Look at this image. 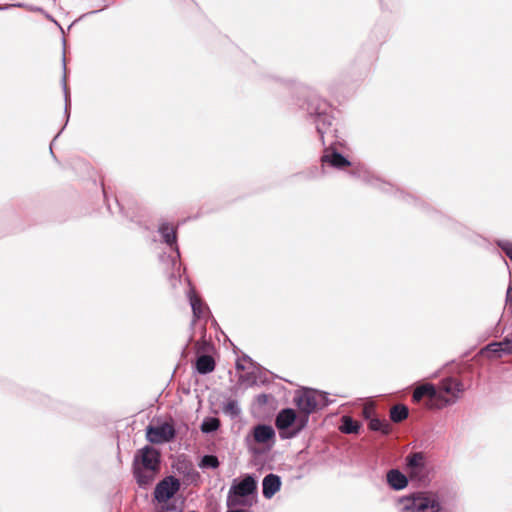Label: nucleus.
I'll list each match as a JSON object with an SVG mask.
<instances>
[{
	"instance_id": "nucleus-20",
	"label": "nucleus",
	"mask_w": 512,
	"mask_h": 512,
	"mask_svg": "<svg viewBox=\"0 0 512 512\" xmlns=\"http://www.w3.org/2000/svg\"><path fill=\"white\" fill-rule=\"evenodd\" d=\"M219 465L218 459L212 455H206L202 458L200 466L204 468H217Z\"/></svg>"
},
{
	"instance_id": "nucleus-26",
	"label": "nucleus",
	"mask_w": 512,
	"mask_h": 512,
	"mask_svg": "<svg viewBox=\"0 0 512 512\" xmlns=\"http://www.w3.org/2000/svg\"><path fill=\"white\" fill-rule=\"evenodd\" d=\"M506 302L509 305V308L512 309V285H509L506 292Z\"/></svg>"
},
{
	"instance_id": "nucleus-5",
	"label": "nucleus",
	"mask_w": 512,
	"mask_h": 512,
	"mask_svg": "<svg viewBox=\"0 0 512 512\" xmlns=\"http://www.w3.org/2000/svg\"><path fill=\"white\" fill-rule=\"evenodd\" d=\"M256 480L248 475L241 480H234L229 490L228 502L230 505L242 504L240 498L252 494L256 490Z\"/></svg>"
},
{
	"instance_id": "nucleus-4",
	"label": "nucleus",
	"mask_w": 512,
	"mask_h": 512,
	"mask_svg": "<svg viewBox=\"0 0 512 512\" xmlns=\"http://www.w3.org/2000/svg\"><path fill=\"white\" fill-rule=\"evenodd\" d=\"M405 468L412 480L422 483L428 480L426 457L423 452L409 453L405 457Z\"/></svg>"
},
{
	"instance_id": "nucleus-14",
	"label": "nucleus",
	"mask_w": 512,
	"mask_h": 512,
	"mask_svg": "<svg viewBox=\"0 0 512 512\" xmlns=\"http://www.w3.org/2000/svg\"><path fill=\"white\" fill-rule=\"evenodd\" d=\"M281 486L280 478L276 475L270 474L266 476L263 480V495L264 497L270 499L272 498L277 491H279Z\"/></svg>"
},
{
	"instance_id": "nucleus-25",
	"label": "nucleus",
	"mask_w": 512,
	"mask_h": 512,
	"mask_svg": "<svg viewBox=\"0 0 512 512\" xmlns=\"http://www.w3.org/2000/svg\"><path fill=\"white\" fill-rule=\"evenodd\" d=\"M342 429L346 433L352 432V421L349 418H345V423H344Z\"/></svg>"
},
{
	"instance_id": "nucleus-8",
	"label": "nucleus",
	"mask_w": 512,
	"mask_h": 512,
	"mask_svg": "<svg viewBox=\"0 0 512 512\" xmlns=\"http://www.w3.org/2000/svg\"><path fill=\"white\" fill-rule=\"evenodd\" d=\"M179 488L180 483L176 478L172 476L166 477L157 484L154 492L155 499L159 503H166L175 495Z\"/></svg>"
},
{
	"instance_id": "nucleus-19",
	"label": "nucleus",
	"mask_w": 512,
	"mask_h": 512,
	"mask_svg": "<svg viewBox=\"0 0 512 512\" xmlns=\"http://www.w3.org/2000/svg\"><path fill=\"white\" fill-rule=\"evenodd\" d=\"M218 427H219V420L214 417L205 419L201 425L202 431L206 432V433L215 431Z\"/></svg>"
},
{
	"instance_id": "nucleus-24",
	"label": "nucleus",
	"mask_w": 512,
	"mask_h": 512,
	"mask_svg": "<svg viewBox=\"0 0 512 512\" xmlns=\"http://www.w3.org/2000/svg\"><path fill=\"white\" fill-rule=\"evenodd\" d=\"M396 193H397V195H398V197L400 199H402V200H404L406 202H410V200L411 201H416L417 200L414 196H412V195H410L408 193H405V192H403V191H401L399 189H396Z\"/></svg>"
},
{
	"instance_id": "nucleus-1",
	"label": "nucleus",
	"mask_w": 512,
	"mask_h": 512,
	"mask_svg": "<svg viewBox=\"0 0 512 512\" xmlns=\"http://www.w3.org/2000/svg\"><path fill=\"white\" fill-rule=\"evenodd\" d=\"M464 384L457 378L446 377L438 384L416 383L412 402L429 410H441L455 404L464 392Z\"/></svg>"
},
{
	"instance_id": "nucleus-9",
	"label": "nucleus",
	"mask_w": 512,
	"mask_h": 512,
	"mask_svg": "<svg viewBox=\"0 0 512 512\" xmlns=\"http://www.w3.org/2000/svg\"><path fill=\"white\" fill-rule=\"evenodd\" d=\"M146 435L151 443L160 444L173 438L174 429L169 423H162L148 427Z\"/></svg>"
},
{
	"instance_id": "nucleus-23",
	"label": "nucleus",
	"mask_w": 512,
	"mask_h": 512,
	"mask_svg": "<svg viewBox=\"0 0 512 512\" xmlns=\"http://www.w3.org/2000/svg\"><path fill=\"white\" fill-rule=\"evenodd\" d=\"M191 306L194 312V315L199 317L202 314V305L199 299L196 297L190 298Z\"/></svg>"
},
{
	"instance_id": "nucleus-3",
	"label": "nucleus",
	"mask_w": 512,
	"mask_h": 512,
	"mask_svg": "<svg viewBox=\"0 0 512 512\" xmlns=\"http://www.w3.org/2000/svg\"><path fill=\"white\" fill-rule=\"evenodd\" d=\"M159 452L149 446L140 449L135 456V474L140 484H148L159 469Z\"/></svg>"
},
{
	"instance_id": "nucleus-2",
	"label": "nucleus",
	"mask_w": 512,
	"mask_h": 512,
	"mask_svg": "<svg viewBox=\"0 0 512 512\" xmlns=\"http://www.w3.org/2000/svg\"><path fill=\"white\" fill-rule=\"evenodd\" d=\"M401 512H442L439 494L433 491L415 492L399 499Z\"/></svg>"
},
{
	"instance_id": "nucleus-30",
	"label": "nucleus",
	"mask_w": 512,
	"mask_h": 512,
	"mask_svg": "<svg viewBox=\"0 0 512 512\" xmlns=\"http://www.w3.org/2000/svg\"><path fill=\"white\" fill-rule=\"evenodd\" d=\"M227 512H245L243 510H231V511H227Z\"/></svg>"
},
{
	"instance_id": "nucleus-22",
	"label": "nucleus",
	"mask_w": 512,
	"mask_h": 512,
	"mask_svg": "<svg viewBox=\"0 0 512 512\" xmlns=\"http://www.w3.org/2000/svg\"><path fill=\"white\" fill-rule=\"evenodd\" d=\"M160 230H161L163 237L165 238V241L167 243H172L175 240V234H174L173 227H170L168 225H163Z\"/></svg>"
},
{
	"instance_id": "nucleus-21",
	"label": "nucleus",
	"mask_w": 512,
	"mask_h": 512,
	"mask_svg": "<svg viewBox=\"0 0 512 512\" xmlns=\"http://www.w3.org/2000/svg\"><path fill=\"white\" fill-rule=\"evenodd\" d=\"M496 243H497V246L512 261V242H510L508 240H498Z\"/></svg>"
},
{
	"instance_id": "nucleus-28",
	"label": "nucleus",
	"mask_w": 512,
	"mask_h": 512,
	"mask_svg": "<svg viewBox=\"0 0 512 512\" xmlns=\"http://www.w3.org/2000/svg\"><path fill=\"white\" fill-rule=\"evenodd\" d=\"M487 355L493 359H500L503 354L497 353V354H487Z\"/></svg>"
},
{
	"instance_id": "nucleus-16",
	"label": "nucleus",
	"mask_w": 512,
	"mask_h": 512,
	"mask_svg": "<svg viewBox=\"0 0 512 512\" xmlns=\"http://www.w3.org/2000/svg\"><path fill=\"white\" fill-rule=\"evenodd\" d=\"M322 161L323 163L329 164L338 169H342L350 165V162L347 159L335 152L326 153L323 155Z\"/></svg>"
},
{
	"instance_id": "nucleus-13",
	"label": "nucleus",
	"mask_w": 512,
	"mask_h": 512,
	"mask_svg": "<svg viewBox=\"0 0 512 512\" xmlns=\"http://www.w3.org/2000/svg\"><path fill=\"white\" fill-rule=\"evenodd\" d=\"M296 422V413L293 409L282 410L276 418V426L280 431L292 427Z\"/></svg>"
},
{
	"instance_id": "nucleus-10",
	"label": "nucleus",
	"mask_w": 512,
	"mask_h": 512,
	"mask_svg": "<svg viewBox=\"0 0 512 512\" xmlns=\"http://www.w3.org/2000/svg\"><path fill=\"white\" fill-rule=\"evenodd\" d=\"M386 481L388 486L395 491L403 490L408 486V477L399 469H390L386 474Z\"/></svg>"
},
{
	"instance_id": "nucleus-29",
	"label": "nucleus",
	"mask_w": 512,
	"mask_h": 512,
	"mask_svg": "<svg viewBox=\"0 0 512 512\" xmlns=\"http://www.w3.org/2000/svg\"><path fill=\"white\" fill-rule=\"evenodd\" d=\"M304 426V422H302L298 427H297V431H299L300 429H302Z\"/></svg>"
},
{
	"instance_id": "nucleus-12",
	"label": "nucleus",
	"mask_w": 512,
	"mask_h": 512,
	"mask_svg": "<svg viewBox=\"0 0 512 512\" xmlns=\"http://www.w3.org/2000/svg\"><path fill=\"white\" fill-rule=\"evenodd\" d=\"M367 427L372 432H377L380 435L387 436L392 432V426L390 423L379 418L377 415L367 422Z\"/></svg>"
},
{
	"instance_id": "nucleus-6",
	"label": "nucleus",
	"mask_w": 512,
	"mask_h": 512,
	"mask_svg": "<svg viewBox=\"0 0 512 512\" xmlns=\"http://www.w3.org/2000/svg\"><path fill=\"white\" fill-rule=\"evenodd\" d=\"M324 393L314 390H305L296 398V404L300 410L310 413L326 404Z\"/></svg>"
},
{
	"instance_id": "nucleus-27",
	"label": "nucleus",
	"mask_w": 512,
	"mask_h": 512,
	"mask_svg": "<svg viewBox=\"0 0 512 512\" xmlns=\"http://www.w3.org/2000/svg\"><path fill=\"white\" fill-rule=\"evenodd\" d=\"M362 429L361 422L354 419V436L358 435Z\"/></svg>"
},
{
	"instance_id": "nucleus-7",
	"label": "nucleus",
	"mask_w": 512,
	"mask_h": 512,
	"mask_svg": "<svg viewBox=\"0 0 512 512\" xmlns=\"http://www.w3.org/2000/svg\"><path fill=\"white\" fill-rule=\"evenodd\" d=\"M353 175H354V178H357L364 183L371 184L372 186H375L384 192H391L394 189V186L391 183L385 182V181L381 180L380 178L374 176L366 168V166L359 161L354 160Z\"/></svg>"
},
{
	"instance_id": "nucleus-15",
	"label": "nucleus",
	"mask_w": 512,
	"mask_h": 512,
	"mask_svg": "<svg viewBox=\"0 0 512 512\" xmlns=\"http://www.w3.org/2000/svg\"><path fill=\"white\" fill-rule=\"evenodd\" d=\"M362 407L361 416L368 422L376 416L375 403L370 398H357L354 399V407Z\"/></svg>"
},
{
	"instance_id": "nucleus-17",
	"label": "nucleus",
	"mask_w": 512,
	"mask_h": 512,
	"mask_svg": "<svg viewBox=\"0 0 512 512\" xmlns=\"http://www.w3.org/2000/svg\"><path fill=\"white\" fill-rule=\"evenodd\" d=\"M409 416V409L405 404H396L390 408L389 417L393 423H401Z\"/></svg>"
},
{
	"instance_id": "nucleus-18",
	"label": "nucleus",
	"mask_w": 512,
	"mask_h": 512,
	"mask_svg": "<svg viewBox=\"0 0 512 512\" xmlns=\"http://www.w3.org/2000/svg\"><path fill=\"white\" fill-rule=\"evenodd\" d=\"M215 361L209 354H203L196 361V368L199 373L205 374L214 369Z\"/></svg>"
},
{
	"instance_id": "nucleus-11",
	"label": "nucleus",
	"mask_w": 512,
	"mask_h": 512,
	"mask_svg": "<svg viewBox=\"0 0 512 512\" xmlns=\"http://www.w3.org/2000/svg\"><path fill=\"white\" fill-rule=\"evenodd\" d=\"M253 436L260 444H271L274 442L275 432L271 426L258 425L254 428Z\"/></svg>"
}]
</instances>
